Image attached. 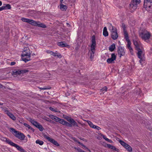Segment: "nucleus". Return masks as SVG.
I'll return each instance as SVG.
<instances>
[{
	"label": "nucleus",
	"instance_id": "f257e3e1",
	"mask_svg": "<svg viewBox=\"0 0 152 152\" xmlns=\"http://www.w3.org/2000/svg\"><path fill=\"white\" fill-rule=\"evenodd\" d=\"M21 20L23 22L27 23L33 26H38L43 28L46 27V26L45 24L39 21L36 22L32 19L23 18L21 19Z\"/></svg>",
	"mask_w": 152,
	"mask_h": 152
},
{
	"label": "nucleus",
	"instance_id": "f03ea898",
	"mask_svg": "<svg viewBox=\"0 0 152 152\" xmlns=\"http://www.w3.org/2000/svg\"><path fill=\"white\" fill-rule=\"evenodd\" d=\"M22 60L25 62L31 60V53L29 49L26 48L23 52L21 55Z\"/></svg>",
	"mask_w": 152,
	"mask_h": 152
},
{
	"label": "nucleus",
	"instance_id": "7ed1b4c3",
	"mask_svg": "<svg viewBox=\"0 0 152 152\" xmlns=\"http://www.w3.org/2000/svg\"><path fill=\"white\" fill-rule=\"evenodd\" d=\"M10 131L15 137L20 140H24L25 136L23 133L16 130L12 128H10Z\"/></svg>",
	"mask_w": 152,
	"mask_h": 152
},
{
	"label": "nucleus",
	"instance_id": "20e7f679",
	"mask_svg": "<svg viewBox=\"0 0 152 152\" xmlns=\"http://www.w3.org/2000/svg\"><path fill=\"white\" fill-rule=\"evenodd\" d=\"M139 35L142 39L146 42H150L149 39L151 37V34L149 32L144 30L140 33Z\"/></svg>",
	"mask_w": 152,
	"mask_h": 152
},
{
	"label": "nucleus",
	"instance_id": "39448f33",
	"mask_svg": "<svg viewBox=\"0 0 152 152\" xmlns=\"http://www.w3.org/2000/svg\"><path fill=\"white\" fill-rule=\"evenodd\" d=\"M144 7L149 12H152V0H144Z\"/></svg>",
	"mask_w": 152,
	"mask_h": 152
},
{
	"label": "nucleus",
	"instance_id": "423d86ee",
	"mask_svg": "<svg viewBox=\"0 0 152 152\" xmlns=\"http://www.w3.org/2000/svg\"><path fill=\"white\" fill-rule=\"evenodd\" d=\"M140 2V0H132L130 4V8L132 11H134L137 8V5Z\"/></svg>",
	"mask_w": 152,
	"mask_h": 152
},
{
	"label": "nucleus",
	"instance_id": "0eeeda50",
	"mask_svg": "<svg viewBox=\"0 0 152 152\" xmlns=\"http://www.w3.org/2000/svg\"><path fill=\"white\" fill-rule=\"evenodd\" d=\"M69 122V123L65 121L64 125L68 127L72 126L78 127L77 124L73 118H72L71 120H70Z\"/></svg>",
	"mask_w": 152,
	"mask_h": 152
},
{
	"label": "nucleus",
	"instance_id": "6e6552de",
	"mask_svg": "<svg viewBox=\"0 0 152 152\" xmlns=\"http://www.w3.org/2000/svg\"><path fill=\"white\" fill-rule=\"evenodd\" d=\"M138 52L137 55L138 58L140 59L139 62L141 65L142 64V62L144 60V53L141 49L137 50Z\"/></svg>",
	"mask_w": 152,
	"mask_h": 152
},
{
	"label": "nucleus",
	"instance_id": "1a4fd4ad",
	"mask_svg": "<svg viewBox=\"0 0 152 152\" xmlns=\"http://www.w3.org/2000/svg\"><path fill=\"white\" fill-rule=\"evenodd\" d=\"M29 121L33 125L38 128L40 131H42L43 130L44 128L42 125L37 121L31 118L30 119Z\"/></svg>",
	"mask_w": 152,
	"mask_h": 152
},
{
	"label": "nucleus",
	"instance_id": "9d476101",
	"mask_svg": "<svg viewBox=\"0 0 152 152\" xmlns=\"http://www.w3.org/2000/svg\"><path fill=\"white\" fill-rule=\"evenodd\" d=\"M45 138L47 139L48 141L52 143L54 145L57 146H59V144L54 139H53L46 135H44L43 136Z\"/></svg>",
	"mask_w": 152,
	"mask_h": 152
},
{
	"label": "nucleus",
	"instance_id": "9b49d317",
	"mask_svg": "<svg viewBox=\"0 0 152 152\" xmlns=\"http://www.w3.org/2000/svg\"><path fill=\"white\" fill-rule=\"evenodd\" d=\"M28 72L27 69H24L22 70H14L13 72V75H20L21 74H23L26 73Z\"/></svg>",
	"mask_w": 152,
	"mask_h": 152
},
{
	"label": "nucleus",
	"instance_id": "f8f14e48",
	"mask_svg": "<svg viewBox=\"0 0 152 152\" xmlns=\"http://www.w3.org/2000/svg\"><path fill=\"white\" fill-rule=\"evenodd\" d=\"M92 44L91 46V50H95L96 46V41L95 40V37L94 35L91 38Z\"/></svg>",
	"mask_w": 152,
	"mask_h": 152
},
{
	"label": "nucleus",
	"instance_id": "ddd939ff",
	"mask_svg": "<svg viewBox=\"0 0 152 152\" xmlns=\"http://www.w3.org/2000/svg\"><path fill=\"white\" fill-rule=\"evenodd\" d=\"M133 44L134 45L136 50L141 49V44L137 39H133Z\"/></svg>",
	"mask_w": 152,
	"mask_h": 152
},
{
	"label": "nucleus",
	"instance_id": "4468645a",
	"mask_svg": "<svg viewBox=\"0 0 152 152\" xmlns=\"http://www.w3.org/2000/svg\"><path fill=\"white\" fill-rule=\"evenodd\" d=\"M118 53L119 57H121L124 56L125 54V52L124 49L121 46L118 47Z\"/></svg>",
	"mask_w": 152,
	"mask_h": 152
},
{
	"label": "nucleus",
	"instance_id": "2eb2a0df",
	"mask_svg": "<svg viewBox=\"0 0 152 152\" xmlns=\"http://www.w3.org/2000/svg\"><path fill=\"white\" fill-rule=\"evenodd\" d=\"M116 56L115 53H112L111 58H108L107 60V62L109 64L112 63L116 59Z\"/></svg>",
	"mask_w": 152,
	"mask_h": 152
},
{
	"label": "nucleus",
	"instance_id": "dca6fc26",
	"mask_svg": "<svg viewBox=\"0 0 152 152\" xmlns=\"http://www.w3.org/2000/svg\"><path fill=\"white\" fill-rule=\"evenodd\" d=\"M11 145L16 148L17 150L21 152H25V150L21 147L12 142Z\"/></svg>",
	"mask_w": 152,
	"mask_h": 152
},
{
	"label": "nucleus",
	"instance_id": "f3484780",
	"mask_svg": "<svg viewBox=\"0 0 152 152\" xmlns=\"http://www.w3.org/2000/svg\"><path fill=\"white\" fill-rule=\"evenodd\" d=\"M121 26L123 30L124 37H126L128 39V33L126 30V26L125 24L124 23H122Z\"/></svg>",
	"mask_w": 152,
	"mask_h": 152
},
{
	"label": "nucleus",
	"instance_id": "a211bd4d",
	"mask_svg": "<svg viewBox=\"0 0 152 152\" xmlns=\"http://www.w3.org/2000/svg\"><path fill=\"white\" fill-rule=\"evenodd\" d=\"M53 120L56 122H58L64 125V120L63 119H61L57 116H56L54 119L53 118Z\"/></svg>",
	"mask_w": 152,
	"mask_h": 152
},
{
	"label": "nucleus",
	"instance_id": "6ab92c4d",
	"mask_svg": "<svg viewBox=\"0 0 152 152\" xmlns=\"http://www.w3.org/2000/svg\"><path fill=\"white\" fill-rule=\"evenodd\" d=\"M108 24L109 25V29L111 31V33L117 31L116 28L113 26L111 23H108Z\"/></svg>",
	"mask_w": 152,
	"mask_h": 152
},
{
	"label": "nucleus",
	"instance_id": "aec40b11",
	"mask_svg": "<svg viewBox=\"0 0 152 152\" xmlns=\"http://www.w3.org/2000/svg\"><path fill=\"white\" fill-rule=\"evenodd\" d=\"M57 44L58 45L61 47H67L69 45L64 42H58Z\"/></svg>",
	"mask_w": 152,
	"mask_h": 152
},
{
	"label": "nucleus",
	"instance_id": "412c9836",
	"mask_svg": "<svg viewBox=\"0 0 152 152\" xmlns=\"http://www.w3.org/2000/svg\"><path fill=\"white\" fill-rule=\"evenodd\" d=\"M111 38L114 40L116 39L118 37L117 32H113L111 33Z\"/></svg>",
	"mask_w": 152,
	"mask_h": 152
},
{
	"label": "nucleus",
	"instance_id": "4be33fe9",
	"mask_svg": "<svg viewBox=\"0 0 152 152\" xmlns=\"http://www.w3.org/2000/svg\"><path fill=\"white\" fill-rule=\"evenodd\" d=\"M7 112V114L12 120H15L16 118L12 113L10 112L9 111H6Z\"/></svg>",
	"mask_w": 152,
	"mask_h": 152
},
{
	"label": "nucleus",
	"instance_id": "5701e85b",
	"mask_svg": "<svg viewBox=\"0 0 152 152\" xmlns=\"http://www.w3.org/2000/svg\"><path fill=\"white\" fill-rule=\"evenodd\" d=\"M51 53H52L51 55L54 57L57 56L59 58H61L62 57L61 54L60 53H58L57 51H56L55 52H51Z\"/></svg>",
	"mask_w": 152,
	"mask_h": 152
},
{
	"label": "nucleus",
	"instance_id": "b1692460",
	"mask_svg": "<svg viewBox=\"0 0 152 152\" xmlns=\"http://www.w3.org/2000/svg\"><path fill=\"white\" fill-rule=\"evenodd\" d=\"M124 147L126 148L127 151L129 152H132V147L128 144L126 143Z\"/></svg>",
	"mask_w": 152,
	"mask_h": 152
},
{
	"label": "nucleus",
	"instance_id": "393cba45",
	"mask_svg": "<svg viewBox=\"0 0 152 152\" xmlns=\"http://www.w3.org/2000/svg\"><path fill=\"white\" fill-rule=\"evenodd\" d=\"M3 10H5L10 9L11 8V6L9 4H4L3 6H2Z\"/></svg>",
	"mask_w": 152,
	"mask_h": 152
},
{
	"label": "nucleus",
	"instance_id": "a878e982",
	"mask_svg": "<svg viewBox=\"0 0 152 152\" xmlns=\"http://www.w3.org/2000/svg\"><path fill=\"white\" fill-rule=\"evenodd\" d=\"M2 140L4 141H5L7 143H8L10 145H11L13 142L9 139H7L5 137H3L2 138Z\"/></svg>",
	"mask_w": 152,
	"mask_h": 152
},
{
	"label": "nucleus",
	"instance_id": "bb28decb",
	"mask_svg": "<svg viewBox=\"0 0 152 152\" xmlns=\"http://www.w3.org/2000/svg\"><path fill=\"white\" fill-rule=\"evenodd\" d=\"M103 34L105 37H107L108 35V33L107 31V28L106 27H104L103 28Z\"/></svg>",
	"mask_w": 152,
	"mask_h": 152
},
{
	"label": "nucleus",
	"instance_id": "cd10ccee",
	"mask_svg": "<svg viewBox=\"0 0 152 152\" xmlns=\"http://www.w3.org/2000/svg\"><path fill=\"white\" fill-rule=\"evenodd\" d=\"M115 48V45L114 43H113L109 48V50L111 52L114 50Z\"/></svg>",
	"mask_w": 152,
	"mask_h": 152
},
{
	"label": "nucleus",
	"instance_id": "c85d7f7f",
	"mask_svg": "<svg viewBox=\"0 0 152 152\" xmlns=\"http://www.w3.org/2000/svg\"><path fill=\"white\" fill-rule=\"evenodd\" d=\"M60 9L62 11H65L67 9V7L66 5L61 4L60 5Z\"/></svg>",
	"mask_w": 152,
	"mask_h": 152
},
{
	"label": "nucleus",
	"instance_id": "c756f323",
	"mask_svg": "<svg viewBox=\"0 0 152 152\" xmlns=\"http://www.w3.org/2000/svg\"><path fill=\"white\" fill-rule=\"evenodd\" d=\"M91 55L90 58L91 60L92 61L94 56L95 50H91Z\"/></svg>",
	"mask_w": 152,
	"mask_h": 152
},
{
	"label": "nucleus",
	"instance_id": "7c9ffc66",
	"mask_svg": "<svg viewBox=\"0 0 152 152\" xmlns=\"http://www.w3.org/2000/svg\"><path fill=\"white\" fill-rule=\"evenodd\" d=\"M23 125L26 127L28 128V129H30L33 132H34V129L32 128L29 125L26 124V123H24Z\"/></svg>",
	"mask_w": 152,
	"mask_h": 152
},
{
	"label": "nucleus",
	"instance_id": "2f4dec72",
	"mask_svg": "<svg viewBox=\"0 0 152 152\" xmlns=\"http://www.w3.org/2000/svg\"><path fill=\"white\" fill-rule=\"evenodd\" d=\"M125 37V38L127 42V47H129L131 46V42L129 39V36H128V39H127L126 38V37Z\"/></svg>",
	"mask_w": 152,
	"mask_h": 152
},
{
	"label": "nucleus",
	"instance_id": "473e14b6",
	"mask_svg": "<svg viewBox=\"0 0 152 152\" xmlns=\"http://www.w3.org/2000/svg\"><path fill=\"white\" fill-rule=\"evenodd\" d=\"M36 143L40 145H42L43 144L44 142L42 140H37L36 141Z\"/></svg>",
	"mask_w": 152,
	"mask_h": 152
},
{
	"label": "nucleus",
	"instance_id": "72a5a7b5",
	"mask_svg": "<svg viewBox=\"0 0 152 152\" xmlns=\"http://www.w3.org/2000/svg\"><path fill=\"white\" fill-rule=\"evenodd\" d=\"M63 117L69 122V120H71L72 118L71 117L65 115H63Z\"/></svg>",
	"mask_w": 152,
	"mask_h": 152
},
{
	"label": "nucleus",
	"instance_id": "f704fd0d",
	"mask_svg": "<svg viewBox=\"0 0 152 152\" xmlns=\"http://www.w3.org/2000/svg\"><path fill=\"white\" fill-rule=\"evenodd\" d=\"M87 122L90 127L92 128H93L94 125V124L91 121H87Z\"/></svg>",
	"mask_w": 152,
	"mask_h": 152
},
{
	"label": "nucleus",
	"instance_id": "c9c22d12",
	"mask_svg": "<svg viewBox=\"0 0 152 152\" xmlns=\"http://www.w3.org/2000/svg\"><path fill=\"white\" fill-rule=\"evenodd\" d=\"M49 109L50 110L54 111L55 112H60V111H59L58 110H56V109H54L52 107H50Z\"/></svg>",
	"mask_w": 152,
	"mask_h": 152
},
{
	"label": "nucleus",
	"instance_id": "e433bc0d",
	"mask_svg": "<svg viewBox=\"0 0 152 152\" xmlns=\"http://www.w3.org/2000/svg\"><path fill=\"white\" fill-rule=\"evenodd\" d=\"M119 142L120 143V144L122 145L123 146H124V145H125V144H126V143L125 142L123 141H122L121 140H120L119 141Z\"/></svg>",
	"mask_w": 152,
	"mask_h": 152
},
{
	"label": "nucleus",
	"instance_id": "4c0bfd02",
	"mask_svg": "<svg viewBox=\"0 0 152 152\" xmlns=\"http://www.w3.org/2000/svg\"><path fill=\"white\" fill-rule=\"evenodd\" d=\"M107 88L106 86H104L101 89V90L102 91H104L103 93H104V92H105L107 91Z\"/></svg>",
	"mask_w": 152,
	"mask_h": 152
},
{
	"label": "nucleus",
	"instance_id": "58836bf2",
	"mask_svg": "<svg viewBox=\"0 0 152 152\" xmlns=\"http://www.w3.org/2000/svg\"><path fill=\"white\" fill-rule=\"evenodd\" d=\"M112 149L114 150V151H117V152H119V150L118 148H115V146H113L112 148Z\"/></svg>",
	"mask_w": 152,
	"mask_h": 152
},
{
	"label": "nucleus",
	"instance_id": "ea45409f",
	"mask_svg": "<svg viewBox=\"0 0 152 152\" xmlns=\"http://www.w3.org/2000/svg\"><path fill=\"white\" fill-rule=\"evenodd\" d=\"M93 128L96 129L98 130H99L101 129V128L100 127H99L98 126H96L95 125H94V127H93Z\"/></svg>",
	"mask_w": 152,
	"mask_h": 152
},
{
	"label": "nucleus",
	"instance_id": "a19ab883",
	"mask_svg": "<svg viewBox=\"0 0 152 152\" xmlns=\"http://www.w3.org/2000/svg\"><path fill=\"white\" fill-rule=\"evenodd\" d=\"M77 151H78V152H86L84 151L83 150H82L80 148H78L77 149Z\"/></svg>",
	"mask_w": 152,
	"mask_h": 152
},
{
	"label": "nucleus",
	"instance_id": "79ce46f5",
	"mask_svg": "<svg viewBox=\"0 0 152 152\" xmlns=\"http://www.w3.org/2000/svg\"><path fill=\"white\" fill-rule=\"evenodd\" d=\"M107 147H108L109 148H110L111 149H112V148L113 146V145L109 144H107Z\"/></svg>",
	"mask_w": 152,
	"mask_h": 152
},
{
	"label": "nucleus",
	"instance_id": "37998d69",
	"mask_svg": "<svg viewBox=\"0 0 152 152\" xmlns=\"http://www.w3.org/2000/svg\"><path fill=\"white\" fill-rule=\"evenodd\" d=\"M56 116L51 115H49V117L52 119L53 120V118L54 119Z\"/></svg>",
	"mask_w": 152,
	"mask_h": 152
},
{
	"label": "nucleus",
	"instance_id": "c03bdc74",
	"mask_svg": "<svg viewBox=\"0 0 152 152\" xmlns=\"http://www.w3.org/2000/svg\"><path fill=\"white\" fill-rule=\"evenodd\" d=\"M101 136L102 137H103V138L105 139L106 141L107 140V139H108V138H107V137H106L103 134H101Z\"/></svg>",
	"mask_w": 152,
	"mask_h": 152
},
{
	"label": "nucleus",
	"instance_id": "a18cd8bd",
	"mask_svg": "<svg viewBox=\"0 0 152 152\" xmlns=\"http://www.w3.org/2000/svg\"><path fill=\"white\" fill-rule=\"evenodd\" d=\"M15 63H16L14 61H12L10 63V65L11 66H13V65H15Z\"/></svg>",
	"mask_w": 152,
	"mask_h": 152
},
{
	"label": "nucleus",
	"instance_id": "49530a36",
	"mask_svg": "<svg viewBox=\"0 0 152 152\" xmlns=\"http://www.w3.org/2000/svg\"><path fill=\"white\" fill-rule=\"evenodd\" d=\"M129 51L131 53V54L132 55H133L134 54V53H133V49L130 50H129Z\"/></svg>",
	"mask_w": 152,
	"mask_h": 152
},
{
	"label": "nucleus",
	"instance_id": "de8ad7c7",
	"mask_svg": "<svg viewBox=\"0 0 152 152\" xmlns=\"http://www.w3.org/2000/svg\"><path fill=\"white\" fill-rule=\"evenodd\" d=\"M107 141L108 142H109L112 143L113 142L112 140H110L108 138V139H107Z\"/></svg>",
	"mask_w": 152,
	"mask_h": 152
},
{
	"label": "nucleus",
	"instance_id": "09e8293b",
	"mask_svg": "<svg viewBox=\"0 0 152 152\" xmlns=\"http://www.w3.org/2000/svg\"><path fill=\"white\" fill-rule=\"evenodd\" d=\"M3 110L4 111V112L5 113L7 114V112L6 111H8L7 110V108H6L5 109H3Z\"/></svg>",
	"mask_w": 152,
	"mask_h": 152
},
{
	"label": "nucleus",
	"instance_id": "8fccbe9b",
	"mask_svg": "<svg viewBox=\"0 0 152 152\" xmlns=\"http://www.w3.org/2000/svg\"><path fill=\"white\" fill-rule=\"evenodd\" d=\"M51 52H52V51H50V50H48V51H47V53H49V54H51V55H52V53H51Z\"/></svg>",
	"mask_w": 152,
	"mask_h": 152
},
{
	"label": "nucleus",
	"instance_id": "3c124183",
	"mask_svg": "<svg viewBox=\"0 0 152 152\" xmlns=\"http://www.w3.org/2000/svg\"><path fill=\"white\" fill-rule=\"evenodd\" d=\"M46 120L47 121L50 122V121L51 120V119L49 118H47Z\"/></svg>",
	"mask_w": 152,
	"mask_h": 152
},
{
	"label": "nucleus",
	"instance_id": "603ef678",
	"mask_svg": "<svg viewBox=\"0 0 152 152\" xmlns=\"http://www.w3.org/2000/svg\"><path fill=\"white\" fill-rule=\"evenodd\" d=\"M127 48H128V49H129V50L132 49V47L131 46L129 47H128Z\"/></svg>",
	"mask_w": 152,
	"mask_h": 152
},
{
	"label": "nucleus",
	"instance_id": "864d4df0",
	"mask_svg": "<svg viewBox=\"0 0 152 152\" xmlns=\"http://www.w3.org/2000/svg\"><path fill=\"white\" fill-rule=\"evenodd\" d=\"M40 88L42 90H46L47 89L46 88Z\"/></svg>",
	"mask_w": 152,
	"mask_h": 152
},
{
	"label": "nucleus",
	"instance_id": "5fc2aeb1",
	"mask_svg": "<svg viewBox=\"0 0 152 152\" xmlns=\"http://www.w3.org/2000/svg\"><path fill=\"white\" fill-rule=\"evenodd\" d=\"M50 122L52 124H54L55 123L54 121H53L52 120H51L50 121Z\"/></svg>",
	"mask_w": 152,
	"mask_h": 152
},
{
	"label": "nucleus",
	"instance_id": "6e6d98bb",
	"mask_svg": "<svg viewBox=\"0 0 152 152\" xmlns=\"http://www.w3.org/2000/svg\"><path fill=\"white\" fill-rule=\"evenodd\" d=\"M78 143L80 144L82 146L84 147V145L83 143H81L80 142H78Z\"/></svg>",
	"mask_w": 152,
	"mask_h": 152
},
{
	"label": "nucleus",
	"instance_id": "4d7b16f0",
	"mask_svg": "<svg viewBox=\"0 0 152 152\" xmlns=\"http://www.w3.org/2000/svg\"><path fill=\"white\" fill-rule=\"evenodd\" d=\"M2 10H3L2 7V6L1 7H0V11H2Z\"/></svg>",
	"mask_w": 152,
	"mask_h": 152
},
{
	"label": "nucleus",
	"instance_id": "13d9d810",
	"mask_svg": "<svg viewBox=\"0 0 152 152\" xmlns=\"http://www.w3.org/2000/svg\"><path fill=\"white\" fill-rule=\"evenodd\" d=\"M2 4V2L1 1H0V6H1Z\"/></svg>",
	"mask_w": 152,
	"mask_h": 152
},
{
	"label": "nucleus",
	"instance_id": "bf43d9fd",
	"mask_svg": "<svg viewBox=\"0 0 152 152\" xmlns=\"http://www.w3.org/2000/svg\"><path fill=\"white\" fill-rule=\"evenodd\" d=\"M83 147H84V148L86 149H88V148L85 145H84Z\"/></svg>",
	"mask_w": 152,
	"mask_h": 152
},
{
	"label": "nucleus",
	"instance_id": "052dcab7",
	"mask_svg": "<svg viewBox=\"0 0 152 152\" xmlns=\"http://www.w3.org/2000/svg\"><path fill=\"white\" fill-rule=\"evenodd\" d=\"M3 103L0 102V105H3Z\"/></svg>",
	"mask_w": 152,
	"mask_h": 152
},
{
	"label": "nucleus",
	"instance_id": "680f3d73",
	"mask_svg": "<svg viewBox=\"0 0 152 152\" xmlns=\"http://www.w3.org/2000/svg\"><path fill=\"white\" fill-rule=\"evenodd\" d=\"M2 85L1 84H0V88H1L2 87Z\"/></svg>",
	"mask_w": 152,
	"mask_h": 152
},
{
	"label": "nucleus",
	"instance_id": "e2e57ef3",
	"mask_svg": "<svg viewBox=\"0 0 152 152\" xmlns=\"http://www.w3.org/2000/svg\"><path fill=\"white\" fill-rule=\"evenodd\" d=\"M27 136L28 137H29V138H30L31 137V136L29 135L28 134L27 135Z\"/></svg>",
	"mask_w": 152,
	"mask_h": 152
},
{
	"label": "nucleus",
	"instance_id": "0e129e2a",
	"mask_svg": "<svg viewBox=\"0 0 152 152\" xmlns=\"http://www.w3.org/2000/svg\"><path fill=\"white\" fill-rule=\"evenodd\" d=\"M87 149L88 151H89L90 152H91L90 150L88 148Z\"/></svg>",
	"mask_w": 152,
	"mask_h": 152
},
{
	"label": "nucleus",
	"instance_id": "69168bd1",
	"mask_svg": "<svg viewBox=\"0 0 152 152\" xmlns=\"http://www.w3.org/2000/svg\"><path fill=\"white\" fill-rule=\"evenodd\" d=\"M63 1V0H61L60 1H61V3H62V1Z\"/></svg>",
	"mask_w": 152,
	"mask_h": 152
},
{
	"label": "nucleus",
	"instance_id": "338daca9",
	"mask_svg": "<svg viewBox=\"0 0 152 152\" xmlns=\"http://www.w3.org/2000/svg\"><path fill=\"white\" fill-rule=\"evenodd\" d=\"M67 95H69V94H67Z\"/></svg>",
	"mask_w": 152,
	"mask_h": 152
},
{
	"label": "nucleus",
	"instance_id": "774afa93",
	"mask_svg": "<svg viewBox=\"0 0 152 152\" xmlns=\"http://www.w3.org/2000/svg\"><path fill=\"white\" fill-rule=\"evenodd\" d=\"M67 95H69V94H67Z\"/></svg>",
	"mask_w": 152,
	"mask_h": 152
}]
</instances>
